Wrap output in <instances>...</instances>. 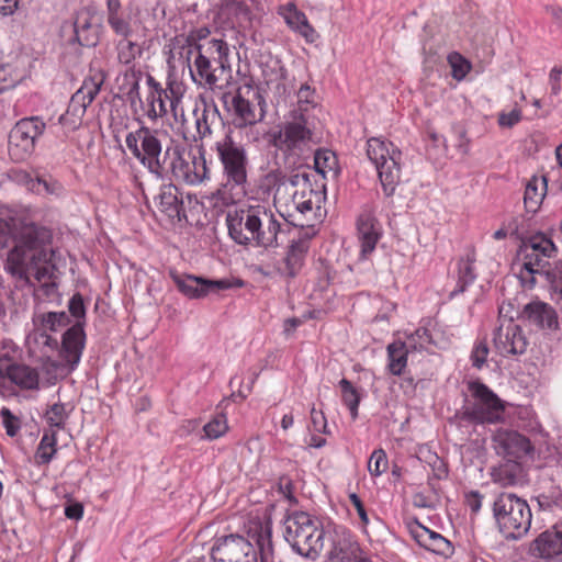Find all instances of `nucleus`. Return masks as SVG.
Masks as SVG:
<instances>
[{"mask_svg":"<svg viewBox=\"0 0 562 562\" xmlns=\"http://www.w3.org/2000/svg\"><path fill=\"white\" fill-rule=\"evenodd\" d=\"M37 210L30 205L0 209V246L13 243L4 270L24 283H30L31 277L40 282L49 273L52 232L37 223Z\"/></svg>","mask_w":562,"mask_h":562,"instance_id":"f257e3e1","label":"nucleus"},{"mask_svg":"<svg viewBox=\"0 0 562 562\" xmlns=\"http://www.w3.org/2000/svg\"><path fill=\"white\" fill-rule=\"evenodd\" d=\"M212 149L216 153L222 166L223 190L234 191L229 201L236 202L245 195V188L248 180L249 157L247 148L234 137L229 128L223 137L217 139Z\"/></svg>","mask_w":562,"mask_h":562,"instance_id":"f03ea898","label":"nucleus"},{"mask_svg":"<svg viewBox=\"0 0 562 562\" xmlns=\"http://www.w3.org/2000/svg\"><path fill=\"white\" fill-rule=\"evenodd\" d=\"M285 540L301 555L315 559L324 548L325 531L319 521L305 512L285 519Z\"/></svg>","mask_w":562,"mask_h":562,"instance_id":"7ed1b4c3","label":"nucleus"},{"mask_svg":"<svg viewBox=\"0 0 562 562\" xmlns=\"http://www.w3.org/2000/svg\"><path fill=\"white\" fill-rule=\"evenodd\" d=\"M164 134L162 131L153 130L142 123L137 130L130 132L125 137V144L131 154L156 178L162 172L167 160V148L162 150Z\"/></svg>","mask_w":562,"mask_h":562,"instance_id":"20e7f679","label":"nucleus"},{"mask_svg":"<svg viewBox=\"0 0 562 562\" xmlns=\"http://www.w3.org/2000/svg\"><path fill=\"white\" fill-rule=\"evenodd\" d=\"M291 187L294 188L291 193V206L294 212L290 209L285 213L280 211V216L286 221L292 218L291 222L294 225L312 226L322 217L324 193L321 190L313 189L312 183L305 176H295L291 180Z\"/></svg>","mask_w":562,"mask_h":562,"instance_id":"39448f33","label":"nucleus"},{"mask_svg":"<svg viewBox=\"0 0 562 562\" xmlns=\"http://www.w3.org/2000/svg\"><path fill=\"white\" fill-rule=\"evenodd\" d=\"M172 177L187 184L196 186L209 178L204 153L186 150L179 146L167 147V160L158 179Z\"/></svg>","mask_w":562,"mask_h":562,"instance_id":"423d86ee","label":"nucleus"},{"mask_svg":"<svg viewBox=\"0 0 562 562\" xmlns=\"http://www.w3.org/2000/svg\"><path fill=\"white\" fill-rule=\"evenodd\" d=\"M367 155L375 166L384 194L393 195L401 180L402 151L392 142L371 137L367 142Z\"/></svg>","mask_w":562,"mask_h":562,"instance_id":"0eeeda50","label":"nucleus"},{"mask_svg":"<svg viewBox=\"0 0 562 562\" xmlns=\"http://www.w3.org/2000/svg\"><path fill=\"white\" fill-rule=\"evenodd\" d=\"M499 530L506 538H520L530 528L531 510L527 502L512 493H502L493 505Z\"/></svg>","mask_w":562,"mask_h":562,"instance_id":"6e6552de","label":"nucleus"},{"mask_svg":"<svg viewBox=\"0 0 562 562\" xmlns=\"http://www.w3.org/2000/svg\"><path fill=\"white\" fill-rule=\"evenodd\" d=\"M522 263L518 278L525 288H533L537 276L547 272L549 259L555 256L554 243L544 234L531 236L521 247Z\"/></svg>","mask_w":562,"mask_h":562,"instance_id":"1a4fd4ad","label":"nucleus"},{"mask_svg":"<svg viewBox=\"0 0 562 562\" xmlns=\"http://www.w3.org/2000/svg\"><path fill=\"white\" fill-rule=\"evenodd\" d=\"M473 403L464 408V418L475 424H496L504 419V402L484 383L469 384Z\"/></svg>","mask_w":562,"mask_h":562,"instance_id":"9d476101","label":"nucleus"},{"mask_svg":"<svg viewBox=\"0 0 562 562\" xmlns=\"http://www.w3.org/2000/svg\"><path fill=\"white\" fill-rule=\"evenodd\" d=\"M105 72L101 69H90L89 76L81 87L72 94L68 108L59 117V123L68 131L77 130L86 114L88 105L95 99L105 81Z\"/></svg>","mask_w":562,"mask_h":562,"instance_id":"9b49d317","label":"nucleus"},{"mask_svg":"<svg viewBox=\"0 0 562 562\" xmlns=\"http://www.w3.org/2000/svg\"><path fill=\"white\" fill-rule=\"evenodd\" d=\"M311 138L312 131L303 115L285 121L267 133L269 145L285 156L299 155Z\"/></svg>","mask_w":562,"mask_h":562,"instance_id":"f8f14e48","label":"nucleus"},{"mask_svg":"<svg viewBox=\"0 0 562 562\" xmlns=\"http://www.w3.org/2000/svg\"><path fill=\"white\" fill-rule=\"evenodd\" d=\"M45 123L38 116L20 120L9 134V155L14 161L26 160L35 149L36 139L43 134Z\"/></svg>","mask_w":562,"mask_h":562,"instance_id":"ddd939ff","label":"nucleus"},{"mask_svg":"<svg viewBox=\"0 0 562 562\" xmlns=\"http://www.w3.org/2000/svg\"><path fill=\"white\" fill-rule=\"evenodd\" d=\"M266 100L259 91L248 88L244 93L239 88L232 98L229 109L235 127L254 126L266 117Z\"/></svg>","mask_w":562,"mask_h":562,"instance_id":"4468645a","label":"nucleus"},{"mask_svg":"<svg viewBox=\"0 0 562 562\" xmlns=\"http://www.w3.org/2000/svg\"><path fill=\"white\" fill-rule=\"evenodd\" d=\"M106 22L112 32L120 37L144 36L146 30L137 7L124 8L121 0H106Z\"/></svg>","mask_w":562,"mask_h":562,"instance_id":"2eb2a0df","label":"nucleus"},{"mask_svg":"<svg viewBox=\"0 0 562 562\" xmlns=\"http://www.w3.org/2000/svg\"><path fill=\"white\" fill-rule=\"evenodd\" d=\"M211 554L214 562H258V553L252 543L237 533L216 537Z\"/></svg>","mask_w":562,"mask_h":562,"instance_id":"dca6fc26","label":"nucleus"},{"mask_svg":"<svg viewBox=\"0 0 562 562\" xmlns=\"http://www.w3.org/2000/svg\"><path fill=\"white\" fill-rule=\"evenodd\" d=\"M171 278L177 285L178 290L189 299H201L211 292L227 290L233 286H243L241 280L231 281L227 279L209 280L195 276H178L171 274Z\"/></svg>","mask_w":562,"mask_h":562,"instance_id":"f3484780","label":"nucleus"},{"mask_svg":"<svg viewBox=\"0 0 562 562\" xmlns=\"http://www.w3.org/2000/svg\"><path fill=\"white\" fill-rule=\"evenodd\" d=\"M257 206L258 204L244 205L227 213L228 234L235 243L252 246L254 231H256L254 227L255 224H259V218H256Z\"/></svg>","mask_w":562,"mask_h":562,"instance_id":"a211bd4d","label":"nucleus"},{"mask_svg":"<svg viewBox=\"0 0 562 562\" xmlns=\"http://www.w3.org/2000/svg\"><path fill=\"white\" fill-rule=\"evenodd\" d=\"M357 238L359 243V259L367 260L375 250L379 240L383 235V228L380 221L374 215V211L366 206L357 218Z\"/></svg>","mask_w":562,"mask_h":562,"instance_id":"6ab92c4d","label":"nucleus"},{"mask_svg":"<svg viewBox=\"0 0 562 562\" xmlns=\"http://www.w3.org/2000/svg\"><path fill=\"white\" fill-rule=\"evenodd\" d=\"M68 316L65 312H48L37 315L33 318L34 331L30 335V339L42 345V351L55 350L58 347L57 339L53 338L48 333H55L68 324Z\"/></svg>","mask_w":562,"mask_h":562,"instance_id":"aec40b11","label":"nucleus"},{"mask_svg":"<svg viewBox=\"0 0 562 562\" xmlns=\"http://www.w3.org/2000/svg\"><path fill=\"white\" fill-rule=\"evenodd\" d=\"M204 58L194 57L192 66L189 65L192 81L198 87L210 90L221 88V82L226 80V76L231 72V63L220 65Z\"/></svg>","mask_w":562,"mask_h":562,"instance_id":"412c9836","label":"nucleus"},{"mask_svg":"<svg viewBox=\"0 0 562 562\" xmlns=\"http://www.w3.org/2000/svg\"><path fill=\"white\" fill-rule=\"evenodd\" d=\"M103 30L102 18L91 7L81 8L76 13L74 22L75 38L81 46H95Z\"/></svg>","mask_w":562,"mask_h":562,"instance_id":"4be33fe9","label":"nucleus"},{"mask_svg":"<svg viewBox=\"0 0 562 562\" xmlns=\"http://www.w3.org/2000/svg\"><path fill=\"white\" fill-rule=\"evenodd\" d=\"M256 218L259 224H255L252 246L255 247H277L278 235L281 232V222L276 213L268 206L258 204Z\"/></svg>","mask_w":562,"mask_h":562,"instance_id":"5701e85b","label":"nucleus"},{"mask_svg":"<svg viewBox=\"0 0 562 562\" xmlns=\"http://www.w3.org/2000/svg\"><path fill=\"white\" fill-rule=\"evenodd\" d=\"M154 205L160 215L170 224L181 222L186 217L182 195L173 184H164L154 196Z\"/></svg>","mask_w":562,"mask_h":562,"instance_id":"b1692460","label":"nucleus"},{"mask_svg":"<svg viewBox=\"0 0 562 562\" xmlns=\"http://www.w3.org/2000/svg\"><path fill=\"white\" fill-rule=\"evenodd\" d=\"M255 0H222L218 18L233 29L247 30L252 25Z\"/></svg>","mask_w":562,"mask_h":562,"instance_id":"393cba45","label":"nucleus"},{"mask_svg":"<svg viewBox=\"0 0 562 562\" xmlns=\"http://www.w3.org/2000/svg\"><path fill=\"white\" fill-rule=\"evenodd\" d=\"M527 345L528 341L521 328L513 321L502 324L494 336L495 349L504 357L524 353Z\"/></svg>","mask_w":562,"mask_h":562,"instance_id":"a878e982","label":"nucleus"},{"mask_svg":"<svg viewBox=\"0 0 562 562\" xmlns=\"http://www.w3.org/2000/svg\"><path fill=\"white\" fill-rule=\"evenodd\" d=\"M0 379H8L21 390H37L40 386V374L35 368L12 362L4 356L0 357Z\"/></svg>","mask_w":562,"mask_h":562,"instance_id":"bb28decb","label":"nucleus"},{"mask_svg":"<svg viewBox=\"0 0 562 562\" xmlns=\"http://www.w3.org/2000/svg\"><path fill=\"white\" fill-rule=\"evenodd\" d=\"M147 93L145 100L138 101L143 116L150 121H157L168 113L167 103L164 97V91L160 82H158L151 75L146 76Z\"/></svg>","mask_w":562,"mask_h":562,"instance_id":"cd10ccee","label":"nucleus"},{"mask_svg":"<svg viewBox=\"0 0 562 562\" xmlns=\"http://www.w3.org/2000/svg\"><path fill=\"white\" fill-rule=\"evenodd\" d=\"M308 250V238L300 237L296 240H292L291 244L288 246L282 262L278 267V271L280 272V274L289 279L295 278L304 266Z\"/></svg>","mask_w":562,"mask_h":562,"instance_id":"c85d7f7f","label":"nucleus"},{"mask_svg":"<svg viewBox=\"0 0 562 562\" xmlns=\"http://www.w3.org/2000/svg\"><path fill=\"white\" fill-rule=\"evenodd\" d=\"M409 532L420 547L436 554L449 557L453 553V547L448 539L418 521L409 525Z\"/></svg>","mask_w":562,"mask_h":562,"instance_id":"c756f323","label":"nucleus"},{"mask_svg":"<svg viewBox=\"0 0 562 562\" xmlns=\"http://www.w3.org/2000/svg\"><path fill=\"white\" fill-rule=\"evenodd\" d=\"M26 76V58L10 53L0 59V93L15 87Z\"/></svg>","mask_w":562,"mask_h":562,"instance_id":"7c9ffc66","label":"nucleus"},{"mask_svg":"<svg viewBox=\"0 0 562 562\" xmlns=\"http://www.w3.org/2000/svg\"><path fill=\"white\" fill-rule=\"evenodd\" d=\"M278 14L284 19L292 31L299 33L307 43H314L318 37L305 13L300 11L294 2L280 5Z\"/></svg>","mask_w":562,"mask_h":562,"instance_id":"2f4dec72","label":"nucleus"},{"mask_svg":"<svg viewBox=\"0 0 562 562\" xmlns=\"http://www.w3.org/2000/svg\"><path fill=\"white\" fill-rule=\"evenodd\" d=\"M521 318L537 328L552 329L558 326V316L553 307L539 300L531 301L525 305Z\"/></svg>","mask_w":562,"mask_h":562,"instance_id":"473e14b6","label":"nucleus"},{"mask_svg":"<svg viewBox=\"0 0 562 562\" xmlns=\"http://www.w3.org/2000/svg\"><path fill=\"white\" fill-rule=\"evenodd\" d=\"M494 440L508 458L520 459L532 451L530 440L514 430H499Z\"/></svg>","mask_w":562,"mask_h":562,"instance_id":"72a5a7b5","label":"nucleus"},{"mask_svg":"<svg viewBox=\"0 0 562 562\" xmlns=\"http://www.w3.org/2000/svg\"><path fill=\"white\" fill-rule=\"evenodd\" d=\"M85 331L80 324H76L63 336L60 355L63 359L70 366H75L80 361L85 347Z\"/></svg>","mask_w":562,"mask_h":562,"instance_id":"f704fd0d","label":"nucleus"},{"mask_svg":"<svg viewBox=\"0 0 562 562\" xmlns=\"http://www.w3.org/2000/svg\"><path fill=\"white\" fill-rule=\"evenodd\" d=\"M536 557L549 559L562 554V530L553 529L542 532L531 544Z\"/></svg>","mask_w":562,"mask_h":562,"instance_id":"c9c22d12","label":"nucleus"},{"mask_svg":"<svg viewBox=\"0 0 562 562\" xmlns=\"http://www.w3.org/2000/svg\"><path fill=\"white\" fill-rule=\"evenodd\" d=\"M187 85L177 79L169 77L166 88H162L165 100L169 102V110L176 121L184 117L183 98L187 93Z\"/></svg>","mask_w":562,"mask_h":562,"instance_id":"e433bc0d","label":"nucleus"},{"mask_svg":"<svg viewBox=\"0 0 562 562\" xmlns=\"http://www.w3.org/2000/svg\"><path fill=\"white\" fill-rule=\"evenodd\" d=\"M194 57L211 60L212 63L223 65L229 63L231 47L225 35L216 36V40L198 46L193 52Z\"/></svg>","mask_w":562,"mask_h":562,"instance_id":"4c0bfd02","label":"nucleus"},{"mask_svg":"<svg viewBox=\"0 0 562 562\" xmlns=\"http://www.w3.org/2000/svg\"><path fill=\"white\" fill-rule=\"evenodd\" d=\"M547 178L532 176L526 183L524 192V205L528 213H536L547 194Z\"/></svg>","mask_w":562,"mask_h":562,"instance_id":"58836bf2","label":"nucleus"},{"mask_svg":"<svg viewBox=\"0 0 562 562\" xmlns=\"http://www.w3.org/2000/svg\"><path fill=\"white\" fill-rule=\"evenodd\" d=\"M387 369L393 375H401L407 366V357L411 351L408 346L401 340L393 341L386 348Z\"/></svg>","mask_w":562,"mask_h":562,"instance_id":"ea45409f","label":"nucleus"},{"mask_svg":"<svg viewBox=\"0 0 562 562\" xmlns=\"http://www.w3.org/2000/svg\"><path fill=\"white\" fill-rule=\"evenodd\" d=\"M491 476L502 487L514 486L520 481L521 467L517 462L507 461L494 468Z\"/></svg>","mask_w":562,"mask_h":562,"instance_id":"a19ab883","label":"nucleus"},{"mask_svg":"<svg viewBox=\"0 0 562 562\" xmlns=\"http://www.w3.org/2000/svg\"><path fill=\"white\" fill-rule=\"evenodd\" d=\"M58 451L56 431H45L34 453V464L48 465Z\"/></svg>","mask_w":562,"mask_h":562,"instance_id":"79ce46f5","label":"nucleus"},{"mask_svg":"<svg viewBox=\"0 0 562 562\" xmlns=\"http://www.w3.org/2000/svg\"><path fill=\"white\" fill-rule=\"evenodd\" d=\"M117 60L121 64L130 65L142 56L143 46L133 37H121L115 45Z\"/></svg>","mask_w":562,"mask_h":562,"instance_id":"37998d69","label":"nucleus"},{"mask_svg":"<svg viewBox=\"0 0 562 562\" xmlns=\"http://www.w3.org/2000/svg\"><path fill=\"white\" fill-rule=\"evenodd\" d=\"M475 258L473 255H467L464 258H460L458 261V282L457 289L452 294L462 293L467 286L473 283L476 278L474 272Z\"/></svg>","mask_w":562,"mask_h":562,"instance_id":"c03bdc74","label":"nucleus"},{"mask_svg":"<svg viewBox=\"0 0 562 562\" xmlns=\"http://www.w3.org/2000/svg\"><path fill=\"white\" fill-rule=\"evenodd\" d=\"M142 77V72L133 68L127 69L122 76L120 90L127 97L132 104L136 101H140L139 82Z\"/></svg>","mask_w":562,"mask_h":562,"instance_id":"a18cd8bd","label":"nucleus"},{"mask_svg":"<svg viewBox=\"0 0 562 562\" xmlns=\"http://www.w3.org/2000/svg\"><path fill=\"white\" fill-rule=\"evenodd\" d=\"M341 390V400L344 405L349 409L351 418L355 420L358 417V408L361 401V396L358 390L347 379L339 381Z\"/></svg>","mask_w":562,"mask_h":562,"instance_id":"49530a36","label":"nucleus"},{"mask_svg":"<svg viewBox=\"0 0 562 562\" xmlns=\"http://www.w3.org/2000/svg\"><path fill=\"white\" fill-rule=\"evenodd\" d=\"M314 165L316 171L323 177H326V175L330 172L334 176L337 173L338 160L336 154L331 150H317L314 156Z\"/></svg>","mask_w":562,"mask_h":562,"instance_id":"de8ad7c7","label":"nucleus"},{"mask_svg":"<svg viewBox=\"0 0 562 562\" xmlns=\"http://www.w3.org/2000/svg\"><path fill=\"white\" fill-rule=\"evenodd\" d=\"M224 35L221 32H212L209 27L202 26L190 31L186 36L184 42L189 47L188 55H192L198 49L199 45L216 40V36Z\"/></svg>","mask_w":562,"mask_h":562,"instance_id":"09e8293b","label":"nucleus"},{"mask_svg":"<svg viewBox=\"0 0 562 562\" xmlns=\"http://www.w3.org/2000/svg\"><path fill=\"white\" fill-rule=\"evenodd\" d=\"M27 189L36 194H52V195H61L64 192L63 184L53 179H44V178H35L30 179L26 182Z\"/></svg>","mask_w":562,"mask_h":562,"instance_id":"8fccbe9b","label":"nucleus"},{"mask_svg":"<svg viewBox=\"0 0 562 562\" xmlns=\"http://www.w3.org/2000/svg\"><path fill=\"white\" fill-rule=\"evenodd\" d=\"M447 61L451 68V77L457 81H462L472 70L471 61L458 52L448 54Z\"/></svg>","mask_w":562,"mask_h":562,"instance_id":"3c124183","label":"nucleus"},{"mask_svg":"<svg viewBox=\"0 0 562 562\" xmlns=\"http://www.w3.org/2000/svg\"><path fill=\"white\" fill-rule=\"evenodd\" d=\"M404 342L408 346L409 350L420 351L428 350L429 346L434 345V339L430 330L422 326L409 335Z\"/></svg>","mask_w":562,"mask_h":562,"instance_id":"603ef678","label":"nucleus"},{"mask_svg":"<svg viewBox=\"0 0 562 562\" xmlns=\"http://www.w3.org/2000/svg\"><path fill=\"white\" fill-rule=\"evenodd\" d=\"M203 430L205 438L210 440H214L224 436L228 430L226 416L223 414L216 415L207 424L204 425Z\"/></svg>","mask_w":562,"mask_h":562,"instance_id":"864d4df0","label":"nucleus"},{"mask_svg":"<svg viewBox=\"0 0 562 562\" xmlns=\"http://www.w3.org/2000/svg\"><path fill=\"white\" fill-rule=\"evenodd\" d=\"M67 418L66 406L61 403L50 405L45 412V419L50 427L63 428Z\"/></svg>","mask_w":562,"mask_h":562,"instance_id":"5fc2aeb1","label":"nucleus"},{"mask_svg":"<svg viewBox=\"0 0 562 562\" xmlns=\"http://www.w3.org/2000/svg\"><path fill=\"white\" fill-rule=\"evenodd\" d=\"M387 457L383 449H375L369 459L368 470L371 475L380 476L387 469Z\"/></svg>","mask_w":562,"mask_h":562,"instance_id":"6e6d98bb","label":"nucleus"},{"mask_svg":"<svg viewBox=\"0 0 562 562\" xmlns=\"http://www.w3.org/2000/svg\"><path fill=\"white\" fill-rule=\"evenodd\" d=\"M488 356V346L485 339H479L475 341L472 352L471 361L472 366L476 369H482L486 358Z\"/></svg>","mask_w":562,"mask_h":562,"instance_id":"4d7b16f0","label":"nucleus"},{"mask_svg":"<svg viewBox=\"0 0 562 562\" xmlns=\"http://www.w3.org/2000/svg\"><path fill=\"white\" fill-rule=\"evenodd\" d=\"M538 505L543 510H553V508H562V493L552 491L550 494H540L537 497Z\"/></svg>","mask_w":562,"mask_h":562,"instance_id":"13d9d810","label":"nucleus"},{"mask_svg":"<svg viewBox=\"0 0 562 562\" xmlns=\"http://www.w3.org/2000/svg\"><path fill=\"white\" fill-rule=\"evenodd\" d=\"M311 425L308 429L316 434H328L327 419L322 409H317L315 406L310 412Z\"/></svg>","mask_w":562,"mask_h":562,"instance_id":"bf43d9fd","label":"nucleus"},{"mask_svg":"<svg viewBox=\"0 0 562 562\" xmlns=\"http://www.w3.org/2000/svg\"><path fill=\"white\" fill-rule=\"evenodd\" d=\"M522 119L521 110L518 108L513 109L509 112H501L498 114L497 123L501 127L510 128L518 124Z\"/></svg>","mask_w":562,"mask_h":562,"instance_id":"052dcab7","label":"nucleus"},{"mask_svg":"<svg viewBox=\"0 0 562 562\" xmlns=\"http://www.w3.org/2000/svg\"><path fill=\"white\" fill-rule=\"evenodd\" d=\"M1 417L7 435L10 437H14L20 430L19 418L15 417L8 408H2Z\"/></svg>","mask_w":562,"mask_h":562,"instance_id":"680f3d73","label":"nucleus"},{"mask_svg":"<svg viewBox=\"0 0 562 562\" xmlns=\"http://www.w3.org/2000/svg\"><path fill=\"white\" fill-rule=\"evenodd\" d=\"M210 112L206 108L202 110L201 115L196 116V133L200 138H205L212 135L211 124L209 123Z\"/></svg>","mask_w":562,"mask_h":562,"instance_id":"e2e57ef3","label":"nucleus"},{"mask_svg":"<svg viewBox=\"0 0 562 562\" xmlns=\"http://www.w3.org/2000/svg\"><path fill=\"white\" fill-rule=\"evenodd\" d=\"M562 66H554L549 72V86L552 95H559L562 89Z\"/></svg>","mask_w":562,"mask_h":562,"instance_id":"0e129e2a","label":"nucleus"},{"mask_svg":"<svg viewBox=\"0 0 562 562\" xmlns=\"http://www.w3.org/2000/svg\"><path fill=\"white\" fill-rule=\"evenodd\" d=\"M349 501L356 508L357 514L361 520L362 528L366 530L367 526L369 525V517L362 501L356 493L349 494Z\"/></svg>","mask_w":562,"mask_h":562,"instance_id":"69168bd1","label":"nucleus"},{"mask_svg":"<svg viewBox=\"0 0 562 562\" xmlns=\"http://www.w3.org/2000/svg\"><path fill=\"white\" fill-rule=\"evenodd\" d=\"M551 288L557 302L562 306V263L555 268L551 280Z\"/></svg>","mask_w":562,"mask_h":562,"instance_id":"338daca9","label":"nucleus"},{"mask_svg":"<svg viewBox=\"0 0 562 562\" xmlns=\"http://www.w3.org/2000/svg\"><path fill=\"white\" fill-rule=\"evenodd\" d=\"M69 312L76 318H81V317L85 316L86 308H85V304H83V299H82V296L79 293L75 294L70 299V301H69Z\"/></svg>","mask_w":562,"mask_h":562,"instance_id":"774afa93","label":"nucleus"}]
</instances>
